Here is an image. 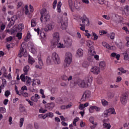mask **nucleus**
I'll return each instance as SVG.
<instances>
[{
    "mask_svg": "<svg viewBox=\"0 0 129 129\" xmlns=\"http://www.w3.org/2000/svg\"><path fill=\"white\" fill-rule=\"evenodd\" d=\"M58 23H61L60 28L62 30H66L67 27H68V18L65 17L63 19H62V17H57Z\"/></svg>",
    "mask_w": 129,
    "mask_h": 129,
    "instance_id": "nucleus-1",
    "label": "nucleus"
},
{
    "mask_svg": "<svg viewBox=\"0 0 129 129\" xmlns=\"http://www.w3.org/2000/svg\"><path fill=\"white\" fill-rule=\"evenodd\" d=\"M87 83H85L84 81H80L78 80L77 81V84L79 87H81V88H84V87H88L89 86V84H90V82H92V78H88L87 79Z\"/></svg>",
    "mask_w": 129,
    "mask_h": 129,
    "instance_id": "nucleus-2",
    "label": "nucleus"
},
{
    "mask_svg": "<svg viewBox=\"0 0 129 129\" xmlns=\"http://www.w3.org/2000/svg\"><path fill=\"white\" fill-rule=\"evenodd\" d=\"M59 33L55 32L53 34V38L51 41V46L52 48H55L57 45H58V43H59Z\"/></svg>",
    "mask_w": 129,
    "mask_h": 129,
    "instance_id": "nucleus-3",
    "label": "nucleus"
},
{
    "mask_svg": "<svg viewBox=\"0 0 129 129\" xmlns=\"http://www.w3.org/2000/svg\"><path fill=\"white\" fill-rule=\"evenodd\" d=\"M87 46L89 48V53L91 56H94L95 55V51H94V47H93V42L90 40L87 41Z\"/></svg>",
    "mask_w": 129,
    "mask_h": 129,
    "instance_id": "nucleus-4",
    "label": "nucleus"
},
{
    "mask_svg": "<svg viewBox=\"0 0 129 129\" xmlns=\"http://www.w3.org/2000/svg\"><path fill=\"white\" fill-rule=\"evenodd\" d=\"M64 62L66 63L64 67H68L71 64V62H72V54L71 53L68 52L66 53Z\"/></svg>",
    "mask_w": 129,
    "mask_h": 129,
    "instance_id": "nucleus-5",
    "label": "nucleus"
},
{
    "mask_svg": "<svg viewBox=\"0 0 129 129\" xmlns=\"http://www.w3.org/2000/svg\"><path fill=\"white\" fill-rule=\"evenodd\" d=\"M24 29V24H20L18 25V27H16L15 28H13L11 30V34H14V33H19L20 32H22Z\"/></svg>",
    "mask_w": 129,
    "mask_h": 129,
    "instance_id": "nucleus-6",
    "label": "nucleus"
},
{
    "mask_svg": "<svg viewBox=\"0 0 129 129\" xmlns=\"http://www.w3.org/2000/svg\"><path fill=\"white\" fill-rule=\"evenodd\" d=\"M81 21H82V25L83 26H87L88 27L89 26V19L85 15H83L81 18Z\"/></svg>",
    "mask_w": 129,
    "mask_h": 129,
    "instance_id": "nucleus-7",
    "label": "nucleus"
},
{
    "mask_svg": "<svg viewBox=\"0 0 129 129\" xmlns=\"http://www.w3.org/2000/svg\"><path fill=\"white\" fill-rule=\"evenodd\" d=\"M127 96L128 95L127 93H125L120 96V102L123 105H125L127 102Z\"/></svg>",
    "mask_w": 129,
    "mask_h": 129,
    "instance_id": "nucleus-8",
    "label": "nucleus"
},
{
    "mask_svg": "<svg viewBox=\"0 0 129 129\" xmlns=\"http://www.w3.org/2000/svg\"><path fill=\"white\" fill-rule=\"evenodd\" d=\"M52 59L55 64H59L61 62L60 57H59V55L56 52H53L52 53Z\"/></svg>",
    "mask_w": 129,
    "mask_h": 129,
    "instance_id": "nucleus-9",
    "label": "nucleus"
},
{
    "mask_svg": "<svg viewBox=\"0 0 129 129\" xmlns=\"http://www.w3.org/2000/svg\"><path fill=\"white\" fill-rule=\"evenodd\" d=\"M91 94V92H90V91H89V90L85 91L82 98L81 99V101H85L86 99H88Z\"/></svg>",
    "mask_w": 129,
    "mask_h": 129,
    "instance_id": "nucleus-10",
    "label": "nucleus"
},
{
    "mask_svg": "<svg viewBox=\"0 0 129 129\" xmlns=\"http://www.w3.org/2000/svg\"><path fill=\"white\" fill-rule=\"evenodd\" d=\"M72 45V40L70 38L68 37L66 40H64V46L66 47H70Z\"/></svg>",
    "mask_w": 129,
    "mask_h": 129,
    "instance_id": "nucleus-11",
    "label": "nucleus"
},
{
    "mask_svg": "<svg viewBox=\"0 0 129 129\" xmlns=\"http://www.w3.org/2000/svg\"><path fill=\"white\" fill-rule=\"evenodd\" d=\"M45 108H47V109H53V108L55 107V103H48L45 105Z\"/></svg>",
    "mask_w": 129,
    "mask_h": 129,
    "instance_id": "nucleus-12",
    "label": "nucleus"
},
{
    "mask_svg": "<svg viewBox=\"0 0 129 129\" xmlns=\"http://www.w3.org/2000/svg\"><path fill=\"white\" fill-rule=\"evenodd\" d=\"M91 71L94 73V74H99L100 71L99 70V68L97 67H93L91 69Z\"/></svg>",
    "mask_w": 129,
    "mask_h": 129,
    "instance_id": "nucleus-13",
    "label": "nucleus"
},
{
    "mask_svg": "<svg viewBox=\"0 0 129 129\" xmlns=\"http://www.w3.org/2000/svg\"><path fill=\"white\" fill-rule=\"evenodd\" d=\"M47 9L44 8L42 9L40 11V14L41 15V16L40 17V21L41 23H43V16H45V15H47Z\"/></svg>",
    "mask_w": 129,
    "mask_h": 129,
    "instance_id": "nucleus-14",
    "label": "nucleus"
},
{
    "mask_svg": "<svg viewBox=\"0 0 129 129\" xmlns=\"http://www.w3.org/2000/svg\"><path fill=\"white\" fill-rule=\"evenodd\" d=\"M93 109H95L96 111H100V108L96 106H92L90 107L89 108V111L90 113H92V112H93Z\"/></svg>",
    "mask_w": 129,
    "mask_h": 129,
    "instance_id": "nucleus-15",
    "label": "nucleus"
},
{
    "mask_svg": "<svg viewBox=\"0 0 129 129\" xmlns=\"http://www.w3.org/2000/svg\"><path fill=\"white\" fill-rule=\"evenodd\" d=\"M114 21L117 23L119 24L121 23V20H120V17L118 15H115L114 17Z\"/></svg>",
    "mask_w": 129,
    "mask_h": 129,
    "instance_id": "nucleus-16",
    "label": "nucleus"
},
{
    "mask_svg": "<svg viewBox=\"0 0 129 129\" xmlns=\"http://www.w3.org/2000/svg\"><path fill=\"white\" fill-rule=\"evenodd\" d=\"M24 48H23V43L21 44V47L20 48V52L18 54V57L19 58H21V57H23L24 56Z\"/></svg>",
    "mask_w": 129,
    "mask_h": 129,
    "instance_id": "nucleus-17",
    "label": "nucleus"
},
{
    "mask_svg": "<svg viewBox=\"0 0 129 129\" xmlns=\"http://www.w3.org/2000/svg\"><path fill=\"white\" fill-rule=\"evenodd\" d=\"M69 6L72 12H74V8H73V1L72 0H69Z\"/></svg>",
    "mask_w": 129,
    "mask_h": 129,
    "instance_id": "nucleus-18",
    "label": "nucleus"
},
{
    "mask_svg": "<svg viewBox=\"0 0 129 129\" xmlns=\"http://www.w3.org/2000/svg\"><path fill=\"white\" fill-rule=\"evenodd\" d=\"M74 7L76 10L79 11V10H80V8H81V5H80V2H76L74 4Z\"/></svg>",
    "mask_w": 129,
    "mask_h": 129,
    "instance_id": "nucleus-19",
    "label": "nucleus"
},
{
    "mask_svg": "<svg viewBox=\"0 0 129 129\" xmlns=\"http://www.w3.org/2000/svg\"><path fill=\"white\" fill-rule=\"evenodd\" d=\"M108 112L110 114H116V113L115 112V111L114 110V108H110L109 109H107Z\"/></svg>",
    "mask_w": 129,
    "mask_h": 129,
    "instance_id": "nucleus-20",
    "label": "nucleus"
},
{
    "mask_svg": "<svg viewBox=\"0 0 129 129\" xmlns=\"http://www.w3.org/2000/svg\"><path fill=\"white\" fill-rule=\"evenodd\" d=\"M102 45L104 46V47H105V48H106L107 49H110V50H112V48L114 47V46H110L109 44L103 42H102Z\"/></svg>",
    "mask_w": 129,
    "mask_h": 129,
    "instance_id": "nucleus-21",
    "label": "nucleus"
},
{
    "mask_svg": "<svg viewBox=\"0 0 129 129\" xmlns=\"http://www.w3.org/2000/svg\"><path fill=\"white\" fill-rule=\"evenodd\" d=\"M99 67L101 70H104L105 69V62L104 61H101L99 63Z\"/></svg>",
    "mask_w": 129,
    "mask_h": 129,
    "instance_id": "nucleus-22",
    "label": "nucleus"
},
{
    "mask_svg": "<svg viewBox=\"0 0 129 129\" xmlns=\"http://www.w3.org/2000/svg\"><path fill=\"white\" fill-rule=\"evenodd\" d=\"M77 54L79 57H81L83 55V50L82 49L80 48L77 51Z\"/></svg>",
    "mask_w": 129,
    "mask_h": 129,
    "instance_id": "nucleus-23",
    "label": "nucleus"
},
{
    "mask_svg": "<svg viewBox=\"0 0 129 129\" xmlns=\"http://www.w3.org/2000/svg\"><path fill=\"white\" fill-rule=\"evenodd\" d=\"M29 70H30V66H26L24 68L23 71L25 73V75H27V73H28Z\"/></svg>",
    "mask_w": 129,
    "mask_h": 129,
    "instance_id": "nucleus-24",
    "label": "nucleus"
},
{
    "mask_svg": "<svg viewBox=\"0 0 129 129\" xmlns=\"http://www.w3.org/2000/svg\"><path fill=\"white\" fill-rule=\"evenodd\" d=\"M28 62L30 64H31V65H32L33 63H35V59H34V58L31 56V55H29Z\"/></svg>",
    "mask_w": 129,
    "mask_h": 129,
    "instance_id": "nucleus-25",
    "label": "nucleus"
},
{
    "mask_svg": "<svg viewBox=\"0 0 129 129\" xmlns=\"http://www.w3.org/2000/svg\"><path fill=\"white\" fill-rule=\"evenodd\" d=\"M43 17L44 22H49V21H50V15L48 14L44 15Z\"/></svg>",
    "mask_w": 129,
    "mask_h": 129,
    "instance_id": "nucleus-26",
    "label": "nucleus"
},
{
    "mask_svg": "<svg viewBox=\"0 0 129 129\" xmlns=\"http://www.w3.org/2000/svg\"><path fill=\"white\" fill-rule=\"evenodd\" d=\"M103 122H104L103 126H104V127H105V128H107V129H110V127L111 126L110 125V124L105 123V120H104L103 121Z\"/></svg>",
    "mask_w": 129,
    "mask_h": 129,
    "instance_id": "nucleus-27",
    "label": "nucleus"
},
{
    "mask_svg": "<svg viewBox=\"0 0 129 129\" xmlns=\"http://www.w3.org/2000/svg\"><path fill=\"white\" fill-rule=\"evenodd\" d=\"M61 6H62V3H61V2H59L57 5V10L58 11V13L61 12Z\"/></svg>",
    "mask_w": 129,
    "mask_h": 129,
    "instance_id": "nucleus-28",
    "label": "nucleus"
},
{
    "mask_svg": "<svg viewBox=\"0 0 129 129\" xmlns=\"http://www.w3.org/2000/svg\"><path fill=\"white\" fill-rule=\"evenodd\" d=\"M124 56V60H127L129 59V54H127V52L125 51L122 53Z\"/></svg>",
    "mask_w": 129,
    "mask_h": 129,
    "instance_id": "nucleus-29",
    "label": "nucleus"
},
{
    "mask_svg": "<svg viewBox=\"0 0 129 129\" xmlns=\"http://www.w3.org/2000/svg\"><path fill=\"white\" fill-rule=\"evenodd\" d=\"M103 81V79H102L101 77H99L97 80V83H98V84H102Z\"/></svg>",
    "mask_w": 129,
    "mask_h": 129,
    "instance_id": "nucleus-30",
    "label": "nucleus"
},
{
    "mask_svg": "<svg viewBox=\"0 0 129 129\" xmlns=\"http://www.w3.org/2000/svg\"><path fill=\"white\" fill-rule=\"evenodd\" d=\"M101 102L102 105H103L104 106H105L106 105H108V102H107V101L105 100L104 99L101 100Z\"/></svg>",
    "mask_w": 129,
    "mask_h": 129,
    "instance_id": "nucleus-31",
    "label": "nucleus"
},
{
    "mask_svg": "<svg viewBox=\"0 0 129 129\" xmlns=\"http://www.w3.org/2000/svg\"><path fill=\"white\" fill-rule=\"evenodd\" d=\"M20 110L21 112H25L26 111V109H25V107L23 106L22 104L20 105Z\"/></svg>",
    "mask_w": 129,
    "mask_h": 129,
    "instance_id": "nucleus-32",
    "label": "nucleus"
},
{
    "mask_svg": "<svg viewBox=\"0 0 129 129\" xmlns=\"http://www.w3.org/2000/svg\"><path fill=\"white\" fill-rule=\"evenodd\" d=\"M21 95H23L24 97H28L29 96V94L26 92L20 91Z\"/></svg>",
    "mask_w": 129,
    "mask_h": 129,
    "instance_id": "nucleus-33",
    "label": "nucleus"
},
{
    "mask_svg": "<svg viewBox=\"0 0 129 129\" xmlns=\"http://www.w3.org/2000/svg\"><path fill=\"white\" fill-rule=\"evenodd\" d=\"M7 112V109H6V108L1 107H0V112L1 113H6Z\"/></svg>",
    "mask_w": 129,
    "mask_h": 129,
    "instance_id": "nucleus-34",
    "label": "nucleus"
},
{
    "mask_svg": "<svg viewBox=\"0 0 129 129\" xmlns=\"http://www.w3.org/2000/svg\"><path fill=\"white\" fill-rule=\"evenodd\" d=\"M116 45L118 48L119 49H122L123 48V45H122V42H119V43H116Z\"/></svg>",
    "mask_w": 129,
    "mask_h": 129,
    "instance_id": "nucleus-35",
    "label": "nucleus"
},
{
    "mask_svg": "<svg viewBox=\"0 0 129 129\" xmlns=\"http://www.w3.org/2000/svg\"><path fill=\"white\" fill-rule=\"evenodd\" d=\"M20 79L23 82H25L26 81V77L25 75L22 74L20 76Z\"/></svg>",
    "mask_w": 129,
    "mask_h": 129,
    "instance_id": "nucleus-36",
    "label": "nucleus"
},
{
    "mask_svg": "<svg viewBox=\"0 0 129 129\" xmlns=\"http://www.w3.org/2000/svg\"><path fill=\"white\" fill-rule=\"evenodd\" d=\"M103 114L104 117H107L108 115H110L109 113H108V110H107V109L104 111Z\"/></svg>",
    "mask_w": 129,
    "mask_h": 129,
    "instance_id": "nucleus-37",
    "label": "nucleus"
},
{
    "mask_svg": "<svg viewBox=\"0 0 129 129\" xmlns=\"http://www.w3.org/2000/svg\"><path fill=\"white\" fill-rule=\"evenodd\" d=\"M45 117H47V116H49V117H52L54 116V114L52 112H48L46 114H45Z\"/></svg>",
    "mask_w": 129,
    "mask_h": 129,
    "instance_id": "nucleus-38",
    "label": "nucleus"
},
{
    "mask_svg": "<svg viewBox=\"0 0 129 129\" xmlns=\"http://www.w3.org/2000/svg\"><path fill=\"white\" fill-rule=\"evenodd\" d=\"M22 35H23L22 33L18 32L16 35V37L18 38L19 40H21V39H22Z\"/></svg>",
    "mask_w": 129,
    "mask_h": 129,
    "instance_id": "nucleus-39",
    "label": "nucleus"
},
{
    "mask_svg": "<svg viewBox=\"0 0 129 129\" xmlns=\"http://www.w3.org/2000/svg\"><path fill=\"white\" fill-rule=\"evenodd\" d=\"M107 95L108 97H109L110 98H112L114 96V94H113V93L109 92L107 93Z\"/></svg>",
    "mask_w": 129,
    "mask_h": 129,
    "instance_id": "nucleus-40",
    "label": "nucleus"
},
{
    "mask_svg": "<svg viewBox=\"0 0 129 129\" xmlns=\"http://www.w3.org/2000/svg\"><path fill=\"white\" fill-rule=\"evenodd\" d=\"M83 67H84V68H87V67H88V66H89V64H88V62L87 61H85L83 63Z\"/></svg>",
    "mask_w": 129,
    "mask_h": 129,
    "instance_id": "nucleus-41",
    "label": "nucleus"
},
{
    "mask_svg": "<svg viewBox=\"0 0 129 129\" xmlns=\"http://www.w3.org/2000/svg\"><path fill=\"white\" fill-rule=\"evenodd\" d=\"M79 120V117H77L76 118L74 119L73 121V124L75 125V126H76V122Z\"/></svg>",
    "mask_w": 129,
    "mask_h": 129,
    "instance_id": "nucleus-42",
    "label": "nucleus"
},
{
    "mask_svg": "<svg viewBox=\"0 0 129 129\" xmlns=\"http://www.w3.org/2000/svg\"><path fill=\"white\" fill-rule=\"evenodd\" d=\"M5 95L6 97H9V96L11 95V92L9 90L6 91L5 93Z\"/></svg>",
    "mask_w": 129,
    "mask_h": 129,
    "instance_id": "nucleus-43",
    "label": "nucleus"
},
{
    "mask_svg": "<svg viewBox=\"0 0 129 129\" xmlns=\"http://www.w3.org/2000/svg\"><path fill=\"white\" fill-rule=\"evenodd\" d=\"M25 120V119L24 118H21L20 119V127H22L23 126V123H24V121Z\"/></svg>",
    "mask_w": 129,
    "mask_h": 129,
    "instance_id": "nucleus-44",
    "label": "nucleus"
},
{
    "mask_svg": "<svg viewBox=\"0 0 129 129\" xmlns=\"http://www.w3.org/2000/svg\"><path fill=\"white\" fill-rule=\"evenodd\" d=\"M80 25L81 26V27H80V30H81L82 31H85V26L86 25H83V24H82V23H80Z\"/></svg>",
    "mask_w": 129,
    "mask_h": 129,
    "instance_id": "nucleus-45",
    "label": "nucleus"
},
{
    "mask_svg": "<svg viewBox=\"0 0 129 129\" xmlns=\"http://www.w3.org/2000/svg\"><path fill=\"white\" fill-rule=\"evenodd\" d=\"M31 100L34 102H38V98H36L35 96H32L31 97Z\"/></svg>",
    "mask_w": 129,
    "mask_h": 129,
    "instance_id": "nucleus-46",
    "label": "nucleus"
},
{
    "mask_svg": "<svg viewBox=\"0 0 129 129\" xmlns=\"http://www.w3.org/2000/svg\"><path fill=\"white\" fill-rule=\"evenodd\" d=\"M92 36L94 37V40H96L97 39H98V36H97V35H96V34L94 32L92 33Z\"/></svg>",
    "mask_w": 129,
    "mask_h": 129,
    "instance_id": "nucleus-47",
    "label": "nucleus"
},
{
    "mask_svg": "<svg viewBox=\"0 0 129 129\" xmlns=\"http://www.w3.org/2000/svg\"><path fill=\"white\" fill-rule=\"evenodd\" d=\"M46 62L47 64H50L51 62V57L50 56H48L47 58Z\"/></svg>",
    "mask_w": 129,
    "mask_h": 129,
    "instance_id": "nucleus-48",
    "label": "nucleus"
},
{
    "mask_svg": "<svg viewBox=\"0 0 129 129\" xmlns=\"http://www.w3.org/2000/svg\"><path fill=\"white\" fill-rule=\"evenodd\" d=\"M31 84V78H28V80L26 81V85L29 86Z\"/></svg>",
    "mask_w": 129,
    "mask_h": 129,
    "instance_id": "nucleus-49",
    "label": "nucleus"
},
{
    "mask_svg": "<svg viewBox=\"0 0 129 129\" xmlns=\"http://www.w3.org/2000/svg\"><path fill=\"white\" fill-rule=\"evenodd\" d=\"M37 23L35 22V20H32L31 21V27H36Z\"/></svg>",
    "mask_w": 129,
    "mask_h": 129,
    "instance_id": "nucleus-50",
    "label": "nucleus"
},
{
    "mask_svg": "<svg viewBox=\"0 0 129 129\" xmlns=\"http://www.w3.org/2000/svg\"><path fill=\"white\" fill-rule=\"evenodd\" d=\"M38 62L40 66H43V65H44V64L43 63V60H42V59H41V58H39L38 59Z\"/></svg>",
    "mask_w": 129,
    "mask_h": 129,
    "instance_id": "nucleus-51",
    "label": "nucleus"
},
{
    "mask_svg": "<svg viewBox=\"0 0 129 129\" xmlns=\"http://www.w3.org/2000/svg\"><path fill=\"white\" fill-rule=\"evenodd\" d=\"M61 79H62V80H68V77L65 75H63L62 76H61Z\"/></svg>",
    "mask_w": 129,
    "mask_h": 129,
    "instance_id": "nucleus-52",
    "label": "nucleus"
},
{
    "mask_svg": "<svg viewBox=\"0 0 129 129\" xmlns=\"http://www.w3.org/2000/svg\"><path fill=\"white\" fill-rule=\"evenodd\" d=\"M125 39H126V41H127L126 46V47H129V37H126Z\"/></svg>",
    "mask_w": 129,
    "mask_h": 129,
    "instance_id": "nucleus-53",
    "label": "nucleus"
},
{
    "mask_svg": "<svg viewBox=\"0 0 129 129\" xmlns=\"http://www.w3.org/2000/svg\"><path fill=\"white\" fill-rule=\"evenodd\" d=\"M79 109H80L81 110H83V109H84V105H83V104H81L79 105Z\"/></svg>",
    "mask_w": 129,
    "mask_h": 129,
    "instance_id": "nucleus-54",
    "label": "nucleus"
},
{
    "mask_svg": "<svg viewBox=\"0 0 129 129\" xmlns=\"http://www.w3.org/2000/svg\"><path fill=\"white\" fill-rule=\"evenodd\" d=\"M47 28H48V30H52V29H53V28H54V26H53V25H52V24H48L47 25Z\"/></svg>",
    "mask_w": 129,
    "mask_h": 129,
    "instance_id": "nucleus-55",
    "label": "nucleus"
},
{
    "mask_svg": "<svg viewBox=\"0 0 129 129\" xmlns=\"http://www.w3.org/2000/svg\"><path fill=\"white\" fill-rule=\"evenodd\" d=\"M25 90H28V88H27V86H23L21 88V91L24 92Z\"/></svg>",
    "mask_w": 129,
    "mask_h": 129,
    "instance_id": "nucleus-56",
    "label": "nucleus"
},
{
    "mask_svg": "<svg viewBox=\"0 0 129 129\" xmlns=\"http://www.w3.org/2000/svg\"><path fill=\"white\" fill-rule=\"evenodd\" d=\"M115 36V34H114V33L112 32L110 35V39H111V40H113L114 39V37Z\"/></svg>",
    "mask_w": 129,
    "mask_h": 129,
    "instance_id": "nucleus-57",
    "label": "nucleus"
},
{
    "mask_svg": "<svg viewBox=\"0 0 129 129\" xmlns=\"http://www.w3.org/2000/svg\"><path fill=\"white\" fill-rule=\"evenodd\" d=\"M52 5H53V9H55V8H56V6L57 5V0H54Z\"/></svg>",
    "mask_w": 129,
    "mask_h": 129,
    "instance_id": "nucleus-58",
    "label": "nucleus"
},
{
    "mask_svg": "<svg viewBox=\"0 0 129 129\" xmlns=\"http://www.w3.org/2000/svg\"><path fill=\"white\" fill-rule=\"evenodd\" d=\"M46 111H47V110L46 109H43V108L40 109H39V112H41L42 113H46Z\"/></svg>",
    "mask_w": 129,
    "mask_h": 129,
    "instance_id": "nucleus-59",
    "label": "nucleus"
},
{
    "mask_svg": "<svg viewBox=\"0 0 129 129\" xmlns=\"http://www.w3.org/2000/svg\"><path fill=\"white\" fill-rule=\"evenodd\" d=\"M64 47V45L63 44H61V43H59L57 45V48H63Z\"/></svg>",
    "mask_w": 129,
    "mask_h": 129,
    "instance_id": "nucleus-60",
    "label": "nucleus"
},
{
    "mask_svg": "<svg viewBox=\"0 0 129 129\" xmlns=\"http://www.w3.org/2000/svg\"><path fill=\"white\" fill-rule=\"evenodd\" d=\"M89 120L90 122H91V123H94V117H91Z\"/></svg>",
    "mask_w": 129,
    "mask_h": 129,
    "instance_id": "nucleus-61",
    "label": "nucleus"
},
{
    "mask_svg": "<svg viewBox=\"0 0 129 129\" xmlns=\"http://www.w3.org/2000/svg\"><path fill=\"white\" fill-rule=\"evenodd\" d=\"M103 18L106 19V20H110V17L107 15H103Z\"/></svg>",
    "mask_w": 129,
    "mask_h": 129,
    "instance_id": "nucleus-62",
    "label": "nucleus"
},
{
    "mask_svg": "<svg viewBox=\"0 0 129 129\" xmlns=\"http://www.w3.org/2000/svg\"><path fill=\"white\" fill-rule=\"evenodd\" d=\"M29 8H30V12H31V13H33V12H34V8H33V6H32L31 5H30Z\"/></svg>",
    "mask_w": 129,
    "mask_h": 129,
    "instance_id": "nucleus-63",
    "label": "nucleus"
},
{
    "mask_svg": "<svg viewBox=\"0 0 129 129\" xmlns=\"http://www.w3.org/2000/svg\"><path fill=\"white\" fill-rule=\"evenodd\" d=\"M15 24V20H12L10 21L9 25L10 26H13Z\"/></svg>",
    "mask_w": 129,
    "mask_h": 129,
    "instance_id": "nucleus-64",
    "label": "nucleus"
}]
</instances>
